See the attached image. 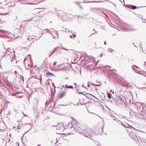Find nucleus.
Segmentation results:
<instances>
[{"label":"nucleus","mask_w":146,"mask_h":146,"mask_svg":"<svg viewBox=\"0 0 146 146\" xmlns=\"http://www.w3.org/2000/svg\"><path fill=\"white\" fill-rule=\"evenodd\" d=\"M10 48H7L3 53L4 55L3 56V57H4L6 54L7 56H9V55L11 59V62H14L15 60V54H12V52L9 51Z\"/></svg>","instance_id":"1"},{"label":"nucleus","mask_w":146,"mask_h":146,"mask_svg":"<svg viewBox=\"0 0 146 146\" xmlns=\"http://www.w3.org/2000/svg\"><path fill=\"white\" fill-rule=\"evenodd\" d=\"M134 129V131H131L129 133V135L133 140L134 141H135V140L137 141L136 139H137L138 141L139 142V140H140V137H137L136 134V133L139 132V131L138 130H135V129L133 128Z\"/></svg>","instance_id":"2"},{"label":"nucleus","mask_w":146,"mask_h":146,"mask_svg":"<svg viewBox=\"0 0 146 146\" xmlns=\"http://www.w3.org/2000/svg\"><path fill=\"white\" fill-rule=\"evenodd\" d=\"M136 107L135 108H136L137 111L139 113H141L143 110L145 111V109H144V106L145 105L142 103H138L136 102L135 104Z\"/></svg>","instance_id":"3"},{"label":"nucleus","mask_w":146,"mask_h":146,"mask_svg":"<svg viewBox=\"0 0 146 146\" xmlns=\"http://www.w3.org/2000/svg\"><path fill=\"white\" fill-rule=\"evenodd\" d=\"M62 19L61 17H59V18L63 21H66L71 18L72 17V15L70 14H68L66 13H64L62 15Z\"/></svg>","instance_id":"4"},{"label":"nucleus","mask_w":146,"mask_h":146,"mask_svg":"<svg viewBox=\"0 0 146 146\" xmlns=\"http://www.w3.org/2000/svg\"><path fill=\"white\" fill-rule=\"evenodd\" d=\"M116 100L119 102V103L121 104H125V102H126L125 98L123 95L119 97H117L116 98Z\"/></svg>","instance_id":"5"},{"label":"nucleus","mask_w":146,"mask_h":146,"mask_svg":"<svg viewBox=\"0 0 146 146\" xmlns=\"http://www.w3.org/2000/svg\"><path fill=\"white\" fill-rule=\"evenodd\" d=\"M136 30V29L133 28L129 26H128V27H125L123 30L124 31L127 32L135 31Z\"/></svg>","instance_id":"6"},{"label":"nucleus","mask_w":146,"mask_h":146,"mask_svg":"<svg viewBox=\"0 0 146 146\" xmlns=\"http://www.w3.org/2000/svg\"><path fill=\"white\" fill-rule=\"evenodd\" d=\"M139 117L143 119H146V111H145L143 110L141 113L139 114Z\"/></svg>","instance_id":"7"},{"label":"nucleus","mask_w":146,"mask_h":146,"mask_svg":"<svg viewBox=\"0 0 146 146\" xmlns=\"http://www.w3.org/2000/svg\"><path fill=\"white\" fill-rule=\"evenodd\" d=\"M41 17L36 16L32 18L31 19L28 20L24 21H31V22H36L38 21V20L40 19L41 18Z\"/></svg>","instance_id":"8"},{"label":"nucleus","mask_w":146,"mask_h":146,"mask_svg":"<svg viewBox=\"0 0 146 146\" xmlns=\"http://www.w3.org/2000/svg\"><path fill=\"white\" fill-rule=\"evenodd\" d=\"M57 67L58 68V70L64 71L67 72L66 68L65 67L64 64H62L60 65H58L57 66Z\"/></svg>","instance_id":"9"},{"label":"nucleus","mask_w":146,"mask_h":146,"mask_svg":"<svg viewBox=\"0 0 146 146\" xmlns=\"http://www.w3.org/2000/svg\"><path fill=\"white\" fill-rule=\"evenodd\" d=\"M56 130H58V131L59 132H62L64 129V127L63 126H56Z\"/></svg>","instance_id":"10"},{"label":"nucleus","mask_w":146,"mask_h":146,"mask_svg":"<svg viewBox=\"0 0 146 146\" xmlns=\"http://www.w3.org/2000/svg\"><path fill=\"white\" fill-rule=\"evenodd\" d=\"M124 5L127 8H129L131 9H135L137 7L136 6H134L131 5Z\"/></svg>","instance_id":"11"},{"label":"nucleus","mask_w":146,"mask_h":146,"mask_svg":"<svg viewBox=\"0 0 146 146\" xmlns=\"http://www.w3.org/2000/svg\"><path fill=\"white\" fill-rule=\"evenodd\" d=\"M86 131L89 134V136H90L91 134L92 133V130L90 129H88L86 130Z\"/></svg>","instance_id":"12"},{"label":"nucleus","mask_w":146,"mask_h":146,"mask_svg":"<svg viewBox=\"0 0 146 146\" xmlns=\"http://www.w3.org/2000/svg\"><path fill=\"white\" fill-rule=\"evenodd\" d=\"M42 1H40L38 2L37 3H21L22 4H30V5H38V4L40 2H42Z\"/></svg>","instance_id":"13"},{"label":"nucleus","mask_w":146,"mask_h":146,"mask_svg":"<svg viewBox=\"0 0 146 146\" xmlns=\"http://www.w3.org/2000/svg\"><path fill=\"white\" fill-rule=\"evenodd\" d=\"M42 9L41 8H36V9H35V12H37V13H39V15H40V14H42V11H40L38 12V11H37V10L38 9Z\"/></svg>","instance_id":"14"},{"label":"nucleus","mask_w":146,"mask_h":146,"mask_svg":"<svg viewBox=\"0 0 146 146\" xmlns=\"http://www.w3.org/2000/svg\"><path fill=\"white\" fill-rule=\"evenodd\" d=\"M110 116L111 117H113V120H114L116 121H119V122H120L122 124V123L120 121H119V120H118V119H117V118L116 117H114V116H113L112 115H110Z\"/></svg>","instance_id":"15"},{"label":"nucleus","mask_w":146,"mask_h":146,"mask_svg":"<svg viewBox=\"0 0 146 146\" xmlns=\"http://www.w3.org/2000/svg\"><path fill=\"white\" fill-rule=\"evenodd\" d=\"M46 75L49 76H54V75L53 74H52L49 72H47L46 73Z\"/></svg>","instance_id":"16"},{"label":"nucleus","mask_w":146,"mask_h":146,"mask_svg":"<svg viewBox=\"0 0 146 146\" xmlns=\"http://www.w3.org/2000/svg\"><path fill=\"white\" fill-rule=\"evenodd\" d=\"M50 92L51 93V98H52V100L54 96V94H53L52 89V88L51 89V88H50Z\"/></svg>","instance_id":"17"},{"label":"nucleus","mask_w":146,"mask_h":146,"mask_svg":"<svg viewBox=\"0 0 146 146\" xmlns=\"http://www.w3.org/2000/svg\"><path fill=\"white\" fill-rule=\"evenodd\" d=\"M66 93L65 92H64L60 94V98H62L65 96Z\"/></svg>","instance_id":"18"},{"label":"nucleus","mask_w":146,"mask_h":146,"mask_svg":"<svg viewBox=\"0 0 146 146\" xmlns=\"http://www.w3.org/2000/svg\"><path fill=\"white\" fill-rule=\"evenodd\" d=\"M65 86H66L65 87V88H68V89H73V87L72 86H67V85H66Z\"/></svg>","instance_id":"19"},{"label":"nucleus","mask_w":146,"mask_h":146,"mask_svg":"<svg viewBox=\"0 0 146 146\" xmlns=\"http://www.w3.org/2000/svg\"><path fill=\"white\" fill-rule=\"evenodd\" d=\"M96 83H99L100 84H94L93 83H91L90 84V85L91 86H93V85H94V86H100L101 84L100 83V82H97Z\"/></svg>","instance_id":"20"},{"label":"nucleus","mask_w":146,"mask_h":146,"mask_svg":"<svg viewBox=\"0 0 146 146\" xmlns=\"http://www.w3.org/2000/svg\"><path fill=\"white\" fill-rule=\"evenodd\" d=\"M135 67L134 66V65H133L131 66L132 68V69L133 71H134L135 72H136V71H137L138 70L135 68Z\"/></svg>","instance_id":"21"},{"label":"nucleus","mask_w":146,"mask_h":146,"mask_svg":"<svg viewBox=\"0 0 146 146\" xmlns=\"http://www.w3.org/2000/svg\"><path fill=\"white\" fill-rule=\"evenodd\" d=\"M89 59V57L86 54V55L85 56L84 59L85 60V61H86L88 60Z\"/></svg>","instance_id":"22"},{"label":"nucleus","mask_w":146,"mask_h":146,"mask_svg":"<svg viewBox=\"0 0 146 146\" xmlns=\"http://www.w3.org/2000/svg\"><path fill=\"white\" fill-rule=\"evenodd\" d=\"M108 98L109 99H110L111 98V94L110 92H108L107 94Z\"/></svg>","instance_id":"23"},{"label":"nucleus","mask_w":146,"mask_h":146,"mask_svg":"<svg viewBox=\"0 0 146 146\" xmlns=\"http://www.w3.org/2000/svg\"><path fill=\"white\" fill-rule=\"evenodd\" d=\"M55 52V50H53L49 54V56H51Z\"/></svg>","instance_id":"24"},{"label":"nucleus","mask_w":146,"mask_h":146,"mask_svg":"<svg viewBox=\"0 0 146 146\" xmlns=\"http://www.w3.org/2000/svg\"><path fill=\"white\" fill-rule=\"evenodd\" d=\"M142 75H143L144 76L146 77V72L144 71H143L142 72Z\"/></svg>","instance_id":"25"},{"label":"nucleus","mask_w":146,"mask_h":146,"mask_svg":"<svg viewBox=\"0 0 146 146\" xmlns=\"http://www.w3.org/2000/svg\"><path fill=\"white\" fill-rule=\"evenodd\" d=\"M27 40H28L29 41H31V42L32 43L33 42H34V40L31 39L30 37H28V38H27Z\"/></svg>","instance_id":"26"},{"label":"nucleus","mask_w":146,"mask_h":146,"mask_svg":"<svg viewBox=\"0 0 146 146\" xmlns=\"http://www.w3.org/2000/svg\"><path fill=\"white\" fill-rule=\"evenodd\" d=\"M108 51L109 52H112L113 51V50L111 48H109L108 49Z\"/></svg>","instance_id":"27"},{"label":"nucleus","mask_w":146,"mask_h":146,"mask_svg":"<svg viewBox=\"0 0 146 146\" xmlns=\"http://www.w3.org/2000/svg\"><path fill=\"white\" fill-rule=\"evenodd\" d=\"M109 70H110V71L112 72L113 73H115L116 72V70L115 69H114L113 70L109 69Z\"/></svg>","instance_id":"28"},{"label":"nucleus","mask_w":146,"mask_h":146,"mask_svg":"<svg viewBox=\"0 0 146 146\" xmlns=\"http://www.w3.org/2000/svg\"><path fill=\"white\" fill-rule=\"evenodd\" d=\"M53 106L52 107V108H56V107H55V106L56 104V102H54V103H53Z\"/></svg>","instance_id":"29"},{"label":"nucleus","mask_w":146,"mask_h":146,"mask_svg":"<svg viewBox=\"0 0 146 146\" xmlns=\"http://www.w3.org/2000/svg\"><path fill=\"white\" fill-rule=\"evenodd\" d=\"M61 48L63 50H66V51H68L69 50L68 49H67L66 48H65L64 47H63L62 46H61ZM69 50H70V49Z\"/></svg>","instance_id":"30"},{"label":"nucleus","mask_w":146,"mask_h":146,"mask_svg":"<svg viewBox=\"0 0 146 146\" xmlns=\"http://www.w3.org/2000/svg\"><path fill=\"white\" fill-rule=\"evenodd\" d=\"M42 36L41 35L40 36H39L38 37H36V38L35 37V39H34L35 40H38L39 38H40Z\"/></svg>","instance_id":"31"},{"label":"nucleus","mask_w":146,"mask_h":146,"mask_svg":"<svg viewBox=\"0 0 146 146\" xmlns=\"http://www.w3.org/2000/svg\"><path fill=\"white\" fill-rule=\"evenodd\" d=\"M18 73L16 71H15L14 72V74H15V78H16L17 76V75H15V74H17Z\"/></svg>","instance_id":"32"},{"label":"nucleus","mask_w":146,"mask_h":146,"mask_svg":"<svg viewBox=\"0 0 146 146\" xmlns=\"http://www.w3.org/2000/svg\"><path fill=\"white\" fill-rule=\"evenodd\" d=\"M29 37H30V38L31 39H32L33 40H34L35 39V36H30Z\"/></svg>","instance_id":"33"},{"label":"nucleus","mask_w":146,"mask_h":146,"mask_svg":"<svg viewBox=\"0 0 146 146\" xmlns=\"http://www.w3.org/2000/svg\"><path fill=\"white\" fill-rule=\"evenodd\" d=\"M133 60L129 59L128 60V61L129 63H130Z\"/></svg>","instance_id":"34"},{"label":"nucleus","mask_w":146,"mask_h":146,"mask_svg":"<svg viewBox=\"0 0 146 146\" xmlns=\"http://www.w3.org/2000/svg\"><path fill=\"white\" fill-rule=\"evenodd\" d=\"M60 47H56V48H54V50H55V51L58 48H60Z\"/></svg>","instance_id":"35"},{"label":"nucleus","mask_w":146,"mask_h":146,"mask_svg":"<svg viewBox=\"0 0 146 146\" xmlns=\"http://www.w3.org/2000/svg\"><path fill=\"white\" fill-rule=\"evenodd\" d=\"M65 30H63V31H66V30H68V31H67V32H68V33H70V31L69 30H68L67 29H64Z\"/></svg>","instance_id":"36"},{"label":"nucleus","mask_w":146,"mask_h":146,"mask_svg":"<svg viewBox=\"0 0 146 146\" xmlns=\"http://www.w3.org/2000/svg\"><path fill=\"white\" fill-rule=\"evenodd\" d=\"M129 84H129V83H128V84H125V85L124 86H125V87H128V86H129Z\"/></svg>","instance_id":"37"},{"label":"nucleus","mask_w":146,"mask_h":146,"mask_svg":"<svg viewBox=\"0 0 146 146\" xmlns=\"http://www.w3.org/2000/svg\"><path fill=\"white\" fill-rule=\"evenodd\" d=\"M79 104L81 105H84V104H82L81 103V102L80 101H79Z\"/></svg>","instance_id":"38"},{"label":"nucleus","mask_w":146,"mask_h":146,"mask_svg":"<svg viewBox=\"0 0 146 146\" xmlns=\"http://www.w3.org/2000/svg\"><path fill=\"white\" fill-rule=\"evenodd\" d=\"M134 66L136 68H137L138 69H140V68H139L137 66H136L135 65H134Z\"/></svg>","instance_id":"39"},{"label":"nucleus","mask_w":146,"mask_h":146,"mask_svg":"<svg viewBox=\"0 0 146 146\" xmlns=\"http://www.w3.org/2000/svg\"><path fill=\"white\" fill-rule=\"evenodd\" d=\"M79 7L81 10H82L83 8H82V7L81 5H79Z\"/></svg>","instance_id":"40"},{"label":"nucleus","mask_w":146,"mask_h":146,"mask_svg":"<svg viewBox=\"0 0 146 146\" xmlns=\"http://www.w3.org/2000/svg\"><path fill=\"white\" fill-rule=\"evenodd\" d=\"M48 30L47 29H45L44 30V31H45L46 33H47L48 31Z\"/></svg>","instance_id":"41"},{"label":"nucleus","mask_w":146,"mask_h":146,"mask_svg":"<svg viewBox=\"0 0 146 146\" xmlns=\"http://www.w3.org/2000/svg\"><path fill=\"white\" fill-rule=\"evenodd\" d=\"M139 47L141 48V49H142V51H143V48H142V45L141 44L139 46Z\"/></svg>","instance_id":"42"},{"label":"nucleus","mask_w":146,"mask_h":146,"mask_svg":"<svg viewBox=\"0 0 146 146\" xmlns=\"http://www.w3.org/2000/svg\"><path fill=\"white\" fill-rule=\"evenodd\" d=\"M74 3H75L77 5H78L79 4V3L77 2H74Z\"/></svg>","instance_id":"43"},{"label":"nucleus","mask_w":146,"mask_h":146,"mask_svg":"<svg viewBox=\"0 0 146 146\" xmlns=\"http://www.w3.org/2000/svg\"><path fill=\"white\" fill-rule=\"evenodd\" d=\"M72 36H73V37L75 38L76 37V34H73Z\"/></svg>","instance_id":"44"},{"label":"nucleus","mask_w":146,"mask_h":146,"mask_svg":"<svg viewBox=\"0 0 146 146\" xmlns=\"http://www.w3.org/2000/svg\"><path fill=\"white\" fill-rule=\"evenodd\" d=\"M94 3H100V2H103V1H93L92 2Z\"/></svg>","instance_id":"45"},{"label":"nucleus","mask_w":146,"mask_h":146,"mask_svg":"<svg viewBox=\"0 0 146 146\" xmlns=\"http://www.w3.org/2000/svg\"><path fill=\"white\" fill-rule=\"evenodd\" d=\"M56 62H55L54 63L53 65L54 66H55L56 65Z\"/></svg>","instance_id":"46"},{"label":"nucleus","mask_w":146,"mask_h":146,"mask_svg":"<svg viewBox=\"0 0 146 146\" xmlns=\"http://www.w3.org/2000/svg\"><path fill=\"white\" fill-rule=\"evenodd\" d=\"M54 93H55V92H56V90H55V88H56V87L55 86H54Z\"/></svg>","instance_id":"47"},{"label":"nucleus","mask_w":146,"mask_h":146,"mask_svg":"<svg viewBox=\"0 0 146 146\" xmlns=\"http://www.w3.org/2000/svg\"><path fill=\"white\" fill-rule=\"evenodd\" d=\"M70 129H73L74 130V128L73 127H72V126H71V127H70Z\"/></svg>","instance_id":"48"},{"label":"nucleus","mask_w":146,"mask_h":146,"mask_svg":"<svg viewBox=\"0 0 146 146\" xmlns=\"http://www.w3.org/2000/svg\"><path fill=\"white\" fill-rule=\"evenodd\" d=\"M15 4H14V5H13V6H12V5H8V7H11V6H12V7L14 6H15Z\"/></svg>","instance_id":"49"},{"label":"nucleus","mask_w":146,"mask_h":146,"mask_svg":"<svg viewBox=\"0 0 146 146\" xmlns=\"http://www.w3.org/2000/svg\"><path fill=\"white\" fill-rule=\"evenodd\" d=\"M142 71H141V72H140V73H137V74H139L142 75Z\"/></svg>","instance_id":"50"},{"label":"nucleus","mask_w":146,"mask_h":146,"mask_svg":"<svg viewBox=\"0 0 146 146\" xmlns=\"http://www.w3.org/2000/svg\"><path fill=\"white\" fill-rule=\"evenodd\" d=\"M27 65L28 66H30V67H32V66H32V65H29V64H28Z\"/></svg>","instance_id":"51"},{"label":"nucleus","mask_w":146,"mask_h":146,"mask_svg":"<svg viewBox=\"0 0 146 146\" xmlns=\"http://www.w3.org/2000/svg\"><path fill=\"white\" fill-rule=\"evenodd\" d=\"M104 45H106V41H104Z\"/></svg>","instance_id":"52"},{"label":"nucleus","mask_w":146,"mask_h":146,"mask_svg":"<svg viewBox=\"0 0 146 146\" xmlns=\"http://www.w3.org/2000/svg\"><path fill=\"white\" fill-rule=\"evenodd\" d=\"M79 94H83V93H82L81 92H78V93Z\"/></svg>","instance_id":"53"},{"label":"nucleus","mask_w":146,"mask_h":146,"mask_svg":"<svg viewBox=\"0 0 146 146\" xmlns=\"http://www.w3.org/2000/svg\"><path fill=\"white\" fill-rule=\"evenodd\" d=\"M24 0H18V1H19V2H21L22 1H24Z\"/></svg>","instance_id":"54"},{"label":"nucleus","mask_w":146,"mask_h":146,"mask_svg":"<svg viewBox=\"0 0 146 146\" xmlns=\"http://www.w3.org/2000/svg\"><path fill=\"white\" fill-rule=\"evenodd\" d=\"M70 38H72L73 37V36H72V35H70Z\"/></svg>","instance_id":"55"},{"label":"nucleus","mask_w":146,"mask_h":146,"mask_svg":"<svg viewBox=\"0 0 146 146\" xmlns=\"http://www.w3.org/2000/svg\"><path fill=\"white\" fill-rule=\"evenodd\" d=\"M137 71V72H136V73H140V72H141V71H138V70Z\"/></svg>","instance_id":"56"},{"label":"nucleus","mask_w":146,"mask_h":146,"mask_svg":"<svg viewBox=\"0 0 146 146\" xmlns=\"http://www.w3.org/2000/svg\"><path fill=\"white\" fill-rule=\"evenodd\" d=\"M92 61L93 62L94 60V58H92Z\"/></svg>","instance_id":"57"},{"label":"nucleus","mask_w":146,"mask_h":146,"mask_svg":"<svg viewBox=\"0 0 146 146\" xmlns=\"http://www.w3.org/2000/svg\"><path fill=\"white\" fill-rule=\"evenodd\" d=\"M69 124H68V125L67 126V127H68V129L69 128Z\"/></svg>","instance_id":"58"},{"label":"nucleus","mask_w":146,"mask_h":146,"mask_svg":"<svg viewBox=\"0 0 146 146\" xmlns=\"http://www.w3.org/2000/svg\"><path fill=\"white\" fill-rule=\"evenodd\" d=\"M90 87V85L88 84V86H87V87Z\"/></svg>","instance_id":"59"},{"label":"nucleus","mask_w":146,"mask_h":146,"mask_svg":"<svg viewBox=\"0 0 146 146\" xmlns=\"http://www.w3.org/2000/svg\"><path fill=\"white\" fill-rule=\"evenodd\" d=\"M5 13H2V14H0V15H1V14L2 15H5Z\"/></svg>","instance_id":"60"},{"label":"nucleus","mask_w":146,"mask_h":146,"mask_svg":"<svg viewBox=\"0 0 146 146\" xmlns=\"http://www.w3.org/2000/svg\"><path fill=\"white\" fill-rule=\"evenodd\" d=\"M146 109V105H145V106H144V109Z\"/></svg>","instance_id":"61"},{"label":"nucleus","mask_w":146,"mask_h":146,"mask_svg":"<svg viewBox=\"0 0 146 146\" xmlns=\"http://www.w3.org/2000/svg\"><path fill=\"white\" fill-rule=\"evenodd\" d=\"M47 119H50V117L48 116H47Z\"/></svg>","instance_id":"62"},{"label":"nucleus","mask_w":146,"mask_h":146,"mask_svg":"<svg viewBox=\"0 0 146 146\" xmlns=\"http://www.w3.org/2000/svg\"><path fill=\"white\" fill-rule=\"evenodd\" d=\"M102 54H101L100 56V57H102Z\"/></svg>","instance_id":"63"},{"label":"nucleus","mask_w":146,"mask_h":146,"mask_svg":"<svg viewBox=\"0 0 146 146\" xmlns=\"http://www.w3.org/2000/svg\"><path fill=\"white\" fill-rule=\"evenodd\" d=\"M37 146H41V145H39V144H38L37 145Z\"/></svg>","instance_id":"64"}]
</instances>
